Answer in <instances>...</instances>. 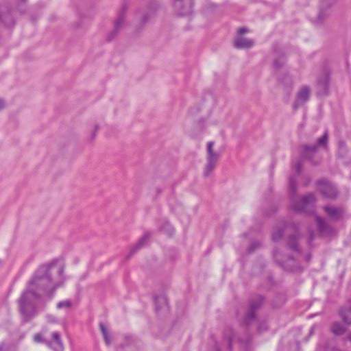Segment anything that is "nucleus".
Here are the masks:
<instances>
[{"label": "nucleus", "mask_w": 351, "mask_h": 351, "mask_svg": "<svg viewBox=\"0 0 351 351\" xmlns=\"http://www.w3.org/2000/svg\"><path fill=\"white\" fill-rule=\"evenodd\" d=\"M56 263L52 262L40 266L27 283L26 289L19 300V310L23 322H27L37 314L35 302L42 295H47L51 298L59 285L51 278V271Z\"/></svg>", "instance_id": "obj_1"}, {"label": "nucleus", "mask_w": 351, "mask_h": 351, "mask_svg": "<svg viewBox=\"0 0 351 351\" xmlns=\"http://www.w3.org/2000/svg\"><path fill=\"white\" fill-rule=\"evenodd\" d=\"M289 192L292 210L296 212H311L310 209L313 208L316 202V197L315 194L311 193L298 200L296 198V180L293 176L289 178Z\"/></svg>", "instance_id": "obj_2"}, {"label": "nucleus", "mask_w": 351, "mask_h": 351, "mask_svg": "<svg viewBox=\"0 0 351 351\" xmlns=\"http://www.w3.org/2000/svg\"><path fill=\"white\" fill-rule=\"evenodd\" d=\"M289 233L287 244L292 251L299 253L300 249L298 246V242L301 239L299 226L295 223H282L276 227L271 234V239L274 241L280 239L285 232Z\"/></svg>", "instance_id": "obj_3"}, {"label": "nucleus", "mask_w": 351, "mask_h": 351, "mask_svg": "<svg viewBox=\"0 0 351 351\" xmlns=\"http://www.w3.org/2000/svg\"><path fill=\"white\" fill-rule=\"evenodd\" d=\"M328 133L327 131L317 139L314 145H302V156L308 160H311V155L317 152L319 147L324 149L328 148Z\"/></svg>", "instance_id": "obj_4"}, {"label": "nucleus", "mask_w": 351, "mask_h": 351, "mask_svg": "<svg viewBox=\"0 0 351 351\" xmlns=\"http://www.w3.org/2000/svg\"><path fill=\"white\" fill-rule=\"evenodd\" d=\"M263 302V298L261 295H256L252 298L249 304V308L245 313L243 324L248 326L256 319V312L261 307Z\"/></svg>", "instance_id": "obj_5"}, {"label": "nucleus", "mask_w": 351, "mask_h": 351, "mask_svg": "<svg viewBox=\"0 0 351 351\" xmlns=\"http://www.w3.org/2000/svg\"><path fill=\"white\" fill-rule=\"evenodd\" d=\"M214 142L209 141L207 143V165L204 171V174L208 176L215 169L219 160V154L213 151Z\"/></svg>", "instance_id": "obj_6"}, {"label": "nucleus", "mask_w": 351, "mask_h": 351, "mask_svg": "<svg viewBox=\"0 0 351 351\" xmlns=\"http://www.w3.org/2000/svg\"><path fill=\"white\" fill-rule=\"evenodd\" d=\"M329 83L330 77L329 74L326 71H324L320 74L317 80L316 89L317 94L319 96L324 97L327 96L329 93Z\"/></svg>", "instance_id": "obj_7"}, {"label": "nucleus", "mask_w": 351, "mask_h": 351, "mask_svg": "<svg viewBox=\"0 0 351 351\" xmlns=\"http://www.w3.org/2000/svg\"><path fill=\"white\" fill-rule=\"evenodd\" d=\"M317 187L322 195L328 199H335L338 196L337 189L325 180L317 182Z\"/></svg>", "instance_id": "obj_8"}, {"label": "nucleus", "mask_w": 351, "mask_h": 351, "mask_svg": "<svg viewBox=\"0 0 351 351\" xmlns=\"http://www.w3.org/2000/svg\"><path fill=\"white\" fill-rule=\"evenodd\" d=\"M324 211L326 215L333 221H340L343 219L346 214V209L343 206H335L334 205L324 206Z\"/></svg>", "instance_id": "obj_9"}, {"label": "nucleus", "mask_w": 351, "mask_h": 351, "mask_svg": "<svg viewBox=\"0 0 351 351\" xmlns=\"http://www.w3.org/2000/svg\"><path fill=\"white\" fill-rule=\"evenodd\" d=\"M46 344L53 351H64V347L61 339V335L58 331L51 332V338L45 341Z\"/></svg>", "instance_id": "obj_10"}, {"label": "nucleus", "mask_w": 351, "mask_h": 351, "mask_svg": "<svg viewBox=\"0 0 351 351\" xmlns=\"http://www.w3.org/2000/svg\"><path fill=\"white\" fill-rule=\"evenodd\" d=\"M273 256L275 261L282 267L285 270L290 271H296L298 267L295 265V261L292 257L289 256L286 261L282 260L280 258V252L277 250H274L273 252Z\"/></svg>", "instance_id": "obj_11"}, {"label": "nucleus", "mask_w": 351, "mask_h": 351, "mask_svg": "<svg viewBox=\"0 0 351 351\" xmlns=\"http://www.w3.org/2000/svg\"><path fill=\"white\" fill-rule=\"evenodd\" d=\"M193 0H175L173 6L180 15H189L192 12Z\"/></svg>", "instance_id": "obj_12"}, {"label": "nucleus", "mask_w": 351, "mask_h": 351, "mask_svg": "<svg viewBox=\"0 0 351 351\" xmlns=\"http://www.w3.org/2000/svg\"><path fill=\"white\" fill-rule=\"evenodd\" d=\"M311 89L308 86H302L297 94V98L294 102L293 108L297 109L301 105L306 103L309 99Z\"/></svg>", "instance_id": "obj_13"}, {"label": "nucleus", "mask_w": 351, "mask_h": 351, "mask_svg": "<svg viewBox=\"0 0 351 351\" xmlns=\"http://www.w3.org/2000/svg\"><path fill=\"white\" fill-rule=\"evenodd\" d=\"M317 229L322 236H330L334 233V228L323 218L316 216Z\"/></svg>", "instance_id": "obj_14"}, {"label": "nucleus", "mask_w": 351, "mask_h": 351, "mask_svg": "<svg viewBox=\"0 0 351 351\" xmlns=\"http://www.w3.org/2000/svg\"><path fill=\"white\" fill-rule=\"evenodd\" d=\"M14 24V19L10 10L5 6H0V26L10 27Z\"/></svg>", "instance_id": "obj_15"}, {"label": "nucleus", "mask_w": 351, "mask_h": 351, "mask_svg": "<svg viewBox=\"0 0 351 351\" xmlns=\"http://www.w3.org/2000/svg\"><path fill=\"white\" fill-rule=\"evenodd\" d=\"M125 26V19L123 13H121L114 23V29L108 34L107 40L110 41L113 40Z\"/></svg>", "instance_id": "obj_16"}, {"label": "nucleus", "mask_w": 351, "mask_h": 351, "mask_svg": "<svg viewBox=\"0 0 351 351\" xmlns=\"http://www.w3.org/2000/svg\"><path fill=\"white\" fill-rule=\"evenodd\" d=\"M339 315L347 327L351 326V303L341 308Z\"/></svg>", "instance_id": "obj_17"}, {"label": "nucleus", "mask_w": 351, "mask_h": 351, "mask_svg": "<svg viewBox=\"0 0 351 351\" xmlns=\"http://www.w3.org/2000/svg\"><path fill=\"white\" fill-rule=\"evenodd\" d=\"M254 45L253 40L244 37H238L234 42V46L237 49H247L252 47Z\"/></svg>", "instance_id": "obj_18"}, {"label": "nucleus", "mask_w": 351, "mask_h": 351, "mask_svg": "<svg viewBox=\"0 0 351 351\" xmlns=\"http://www.w3.org/2000/svg\"><path fill=\"white\" fill-rule=\"evenodd\" d=\"M330 330L335 335H342L347 331V327L339 322H335L332 324Z\"/></svg>", "instance_id": "obj_19"}, {"label": "nucleus", "mask_w": 351, "mask_h": 351, "mask_svg": "<svg viewBox=\"0 0 351 351\" xmlns=\"http://www.w3.org/2000/svg\"><path fill=\"white\" fill-rule=\"evenodd\" d=\"M154 302L156 311H159L167 306V299L165 295L155 296Z\"/></svg>", "instance_id": "obj_20"}, {"label": "nucleus", "mask_w": 351, "mask_h": 351, "mask_svg": "<svg viewBox=\"0 0 351 351\" xmlns=\"http://www.w3.org/2000/svg\"><path fill=\"white\" fill-rule=\"evenodd\" d=\"M151 237L149 233H145L138 241V243L134 246V247L131 250L130 253L133 254L138 249L145 246L148 239Z\"/></svg>", "instance_id": "obj_21"}, {"label": "nucleus", "mask_w": 351, "mask_h": 351, "mask_svg": "<svg viewBox=\"0 0 351 351\" xmlns=\"http://www.w3.org/2000/svg\"><path fill=\"white\" fill-rule=\"evenodd\" d=\"M224 338L227 341L228 349L231 350L234 339V333L232 328H227L225 330Z\"/></svg>", "instance_id": "obj_22"}, {"label": "nucleus", "mask_w": 351, "mask_h": 351, "mask_svg": "<svg viewBox=\"0 0 351 351\" xmlns=\"http://www.w3.org/2000/svg\"><path fill=\"white\" fill-rule=\"evenodd\" d=\"M99 328H100V330L103 335L105 343H106L107 346H109L111 343V341H110V335H109L107 328L106 327L105 324L103 323L99 324Z\"/></svg>", "instance_id": "obj_23"}, {"label": "nucleus", "mask_w": 351, "mask_h": 351, "mask_svg": "<svg viewBox=\"0 0 351 351\" xmlns=\"http://www.w3.org/2000/svg\"><path fill=\"white\" fill-rule=\"evenodd\" d=\"M99 328H100V330L103 335L105 343H106L107 346H109L111 343V341H110V335H109L107 328L106 327L105 324L103 323L99 324Z\"/></svg>", "instance_id": "obj_24"}, {"label": "nucleus", "mask_w": 351, "mask_h": 351, "mask_svg": "<svg viewBox=\"0 0 351 351\" xmlns=\"http://www.w3.org/2000/svg\"><path fill=\"white\" fill-rule=\"evenodd\" d=\"M348 152V148L343 141L339 140L338 142V155L341 158H344Z\"/></svg>", "instance_id": "obj_25"}, {"label": "nucleus", "mask_w": 351, "mask_h": 351, "mask_svg": "<svg viewBox=\"0 0 351 351\" xmlns=\"http://www.w3.org/2000/svg\"><path fill=\"white\" fill-rule=\"evenodd\" d=\"M0 346H3L1 351H17V347L9 341H3L0 343Z\"/></svg>", "instance_id": "obj_26"}, {"label": "nucleus", "mask_w": 351, "mask_h": 351, "mask_svg": "<svg viewBox=\"0 0 351 351\" xmlns=\"http://www.w3.org/2000/svg\"><path fill=\"white\" fill-rule=\"evenodd\" d=\"M71 300H63L58 303L57 308L60 309L63 308H69L71 306Z\"/></svg>", "instance_id": "obj_27"}, {"label": "nucleus", "mask_w": 351, "mask_h": 351, "mask_svg": "<svg viewBox=\"0 0 351 351\" xmlns=\"http://www.w3.org/2000/svg\"><path fill=\"white\" fill-rule=\"evenodd\" d=\"M239 343L242 346L247 348L250 346V343L251 342V337L248 336L246 339H239Z\"/></svg>", "instance_id": "obj_28"}, {"label": "nucleus", "mask_w": 351, "mask_h": 351, "mask_svg": "<svg viewBox=\"0 0 351 351\" xmlns=\"http://www.w3.org/2000/svg\"><path fill=\"white\" fill-rule=\"evenodd\" d=\"M260 245V243L258 241H254L250 244V245L248 247V252L250 253H252L254 252Z\"/></svg>", "instance_id": "obj_29"}, {"label": "nucleus", "mask_w": 351, "mask_h": 351, "mask_svg": "<svg viewBox=\"0 0 351 351\" xmlns=\"http://www.w3.org/2000/svg\"><path fill=\"white\" fill-rule=\"evenodd\" d=\"M285 63L283 58L276 59L274 62V66L276 69H280Z\"/></svg>", "instance_id": "obj_30"}, {"label": "nucleus", "mask_w": 351, "mask_h": 351, "mask_svg": "<svg viewBox=\"0 0 351 351\" xmlns=\"http://www.w3.org/2000/svg\"><path fill=\"white\" fill-rule=\"evenodd\" d=\"M34 339L37 343H44L45 341H47L48 339H45L41 335L36 334L34 335Z\"/></svg>", "instance_id": "obj_31"}, {"label": "nucleus", "mask_w": 351, "mask_h": 351, "mask_svg": "<svg viewBox=\"0 0 351 351\" xmlns=\"http://www.w3.org/2000/svg\"><path fill=\"white\" fill-rule=\"evenodd\" d=\"M314 237H315L314 232L312 230H309L308 231V239H307V243H308L309 246L312 245V242H313V241L314 239Z\"/></svg>", "instance_id": "obj_32"}, {"label": "nucleus", "mask_w": 351, "mask_h": 351, "mask_svg": "<svg viewBox=\"0 0 351 351\" xmlns=\"http://www.w3.org/2000/svg\"><path fill=\"white\" fill-rule=\"evenodd\" d=\"M302 163L301 161H298L296 164L294 165V169L297 173H300L302 171Z\"/></svg>", "instance_id": "obj_33"}, {"label": "nucleus", "mask_w": 351, "mask_h": 351, "mask_svg": "<svg viewBox=\"0 0 351 351\" xmlns=\"http://www.w3.org/2000/svg\"><path fill=\"white\" fill-rule=\"evenodd\" d=\"M47 321L51 323L58 322V319L54 315H47Z\"/></svg>", "instance_id": "obj_34"}, {"label": "nucleus", "mask_w": 351, "mask_h": 351, "mask_svg": "<svg viewBox=\"0 0 351 351\" xmlns=\"http://www.w3.org/2000/svg\"><path fill=\"white\" fill-rule=\"evenodd\" d=\"M166 226H167V231H168V234L169 235H171L174 232L173 228H172V226L169 223H167Z\"/></svg>", "instance_id": "obj_35"}, {"label": "nucleus", "mask_w": 351, "mask_h": 351, "mask_svg": "<svg viewBox=\"0 0 351 351\" xmlns=\"http://www.w3.org/2000/svg\"><path fill=\"white\" fill-rule=\"evenodd\" d=\"M248 32V29L245 27H241V28H239V30H238V33L240 34V35H243L245 33H247Z\"/></svg>", "instance_id": "obj_36"}, {"label": "nucleus", "mask_w": 351, "mask_h": 351, "mask_svg": "<svg viewBox=\"0 0 351 351\" xmlns=\"http://www.w3.org/2000/svg\"><path fill=\"white\" fill-rule=\"evenodd\" d=\"M267 329L266 326L265 325H260L258 326L257 330L258 332H262L263 331Z\"/></svg>", "instance_id": "obj_37"}, {"label": "nucleus", "mask_w": 351, "mask_h": 351, "mask_svg": "<svg viewBox=\"0 0 351 351\" xmlns=\"http://www.w3.org/2000/svg\"><path fill=\"white\" fill-rule=\"evenodd\" d=\"M5 106L4 101L0 99V110H1Z\"/></svg>", "instance_id": "obj_38"}, {"label": "nucleus", "mask_w": 351, "mask_h": 351, "mask_svg": "<svg viewBox=\"0 0 351 351\" xmlns=\"http://www.w3.org/2000/svg\"><path fill=\"white\" fill-rule=\"evenodd\" d=\"M64 272V267H60L59 269H58V273H59V275L60 276H62V274Z\"/></svg>", "instance_id": "obj_39"}, {"label": "nucleus", "mask_w": 351, "mask_h": 351, "mask_svg": "<svg viewBox=\"0 0 351 351\" xmlns=\"http://www.w3.org/2000/svg\"><path fill=\"white\" fill-rule=\"evenodd\" d=\"M212 351H220V350L217 346H215Z\"/></svg>", "instance_id": "obj_40"}, {"label": "nucleus", "mask_w": 351, "mask_h": 351, "mask_svg": "<svg viewBox=\"0 0 351 351\" xmlns=\"http://www.w3.org/2000/svg\"><path fill=\"white\" fill-rule=\"evenodd\" d=\"M310 259H311V255H310V254H308V255H307V256H306V261H308Z\"/></svg>", "instance_id": "obj_41"}, {"label": "nucleus", "mask_w": 351, "mask_h": 351, "mask_svg": "<svg viewBox=\"0 0 351 351\" xmlns=\"http://www.w3.org/2000/svg\"><path fill=\"white\" fill-rule=\"evenodd\" d=\"M347 339L351 342V333L348 336Z\"/></svg>", "instance_id": "obj_42"}, {"label": "nucleus", "mask_w": 351, "mask_h": 351, "mask_svg": "<svg viewBox=\"0 0 351 351\" xmlns=\"http://www.w3.org/2000/svg\"><path fill=\"white\" fill-rule=\"evenodd\" d=\"M97 129H98V126H97V125H96V126H95V131H96Z\"/></svg>", "instance_id": "obj_43"}, {"label": "nucleus", "mask_w": 351, "mask_h": 351, "mask_svg": "<svg viewBox=\"0 0 351 351\" xmlns=\"http://www.w3.org/2000/svg\"><path fill=\"white\" fill-rule=\"evenodd\" d=\"M3 348V346H0V351L2 350Z\"/></svg>", "instance_id": "obj_44"}]
</instances>
